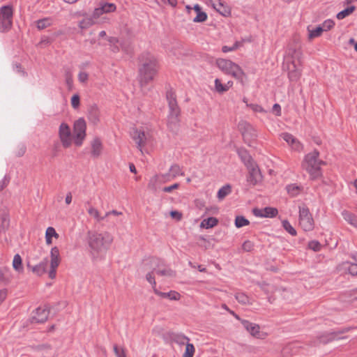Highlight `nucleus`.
<instances>
[{"label":"nucleus","mask_w":357,"mask_h":357,"mask_svg":"<svg viewBox=\"0 0 357 357\" xmlns=\"http://www.w3.org/2000/svg\"><path fill=\"white\" fill-rule=\"evenodd\" d=\"M101 9L104 13H112L116 10V5L112 3H105L101 5Z\"/></svg>","instance_id":"48"},{"label":"nucleus","mask_w":357,"mask_h":357,"mask_svg":"<svg viewBox=\"0 0 357 357\" xmlns=\"http://www.w3.org/2000/svg\"><path fill=\"white\" fill-rule=\"evenodd\" d=\"M218 67L225 74L230 75L234 78L243 81L245 73L241 67L230 60L218 59L216 61Z\"/></svg>","instance_id":"5"},{"label":"nucleus","mask_w":357,"mask_h":357,"mask_svg":"<svg viewBox=\"0 0 357 357\" xmlns=\"http://www.w3.org/2000/svg\"><path fill=\"white\" fill-rule=\"evenodd\" d=\"M292 69L289 68L288 73L289 79L291 82H297L301 75V70L296 68L294 61H291Z\"/></svg>","instance_id":"22"},{"label":"nucleus","mask_w":357,"mask_h":357,"mask_svg":"<svg viewBox=\"0 0 357 357\" xmlns=\"http://www.w3.org/2000/svg\"><path fill=\"white\" fill-rule=\"evenodd\" d=\"M283 228L289 233L291 236L296 235V230L291 225L289 222L287 220H284L282 222Z\"/></svg>","instance_id":"45"},{"label":"nucleus","mask_w":357,"mask_h":357,"mask_svg":"<svg viewBox=\"0 0 357 357\" xmlns=\"http://www.w3.org/2000/svg\"><path fill=\"white\" fill-rule=\"evenodd\" d=\"M193 9L197 13V15L193 19L194 22H204L207 20V14L202 10V8L199 4H195Z\"/></svg>","instance_id":"21"},{"label":"nucleus","mask_w":357,"mask_h":357,"mask_svg":"<svg viewBox=\"0 0 357 357\" xmlns=\"http://www.w3.org/2000/svg\"><path fill=\"white\" fill-rule=\"evenodd\" d=\"M169 172L171 174L172 178H174L177 176H183L184 172L182 171L180 166L177 164H174L169 168Z\"/></svg>","instance_id":"33"},{"label":"nucleus","mask_w":357,"mask_h":357,"mask_svg":"<svg viewBox=\"0 0 357 357\" xmlns=\"http://www.w3.org/2000/svg\"><path fill=\"white\" fill-rule=\"evenodd\" d=\"M13 268L18 272H21L23 271L22 260L21 256L19 254H16L14 256L13 261Z\"/></svg>","instance_id":"30"},{"label":"nucleus","mask_w":357,"mask_h":357,"mask_svg":"<svg viewBox=\"0 0 357 357\" xmlns=\"http://www.w3.org/2000/svg\"><path fill=\"white\" fill-rule=\"evenodd\" d=\"M132 137L137 144V147L143 153L142 148L145 146L147 139L148 134L144 131L138 129L133 130L132 132Z\"/></svg>","instance_id":"13"},{"label":"nucleus","mask_w":357,"mask_h":357,"mask_svg":"<svg viewBox=\"0 0 357 357\" xmlns=\"http://www.w3.org/2000/svg\"><path fill=\"white\" fill-rule=\"evenodd\" d=\"M173 179L172 178L171 174L169 172L168 173L162 174H156L153 177H152L148 184V187L149 188H154L155 183L157 182H166Z\"/></svg>","instance_id":"18"},{"label":"nucleus","mask_w":357,"mask_h":357,"mask_svg":"<svg viewBox=\"0 0 357 357\" xmlns=\"http://www.w3.org/2000/svg\"><path fill=\"white\" fill-rule=\"evenodd\" d=\"M292 345H287L283 348L282 350V354L284 357H289L290 355V351L292 350Z\"/></svg>","instance_id":"60"},{"label":"nucleus","mask_w":357,"mask_h":357,"mask_svg":"<svg viewBox=\"0 0 357 357\" xmlns=\"http://www.w3.org/2000/svg\"><path fill=\"white\" fill-rule=\"evenodd\" d=\"M215 10L222 16L227 17L229 16L231 13L229 8L225 5L222 2L220 3Z\"/></svg>","instance_id":"41"},{"label":"nucleus","mask_w":357,"mask_h":357,"mask_svg":"<svg viewBox=\"0 0 357 357\" xmlns=\"http://www.w3.org/2000/svg\"><path fill=\"white\" fill-rule=\"evenodd\" d=\"M319 152L317 150L307 154L303 164V167L310 174L312 178L315 179L321 175V165L325 162L319 159Z\"/></svg>","instance_id":"4"},{"label":"nucleus","mask_w":357,"mask_h":357,"mask_svg":"<svg viewBox=\"0 0 357 357\" xmlns=\"http://www.w3.org/2000/svg\"><path fill=\"white\" fill-rule=\"evenodd\" d=\"M237 153L246 167H250V165L252 166V165L256 163L246 149H238Z\"/></svg>","instance_id":"17"},{"label":"nucleus","mask_w":357,"mask_h":357,"mask_svg":"<svg viewBox=\"0 0 357 357\" xmlns=\"http://www.w3.org/2000/svg\"><path fill=\"white\" fill-rule=\"evenodd\" d=\"M102 149L101 141L98 138H95L91 142V155L94 158H98L100 155Z\"/></svg>","instance_id":"20"},{"label":"nucleus","mask_w":357,"mask_h":357,"mask_svg":"<svg viewBox=\"0 0 357 357\" xmlns=\"http://www.w3.org/2000/svg\"><path fill=\"white\" fill-rule=\"evenodd\" d=\"M172 340L174 342L179 345H183L185 343H189L188 342L190 341V339L187 336L179 333L173 334Z\"/></svg>","instance_id":"27"},{"label":"nucleus","mask_w":357,"mask_h":357,"mask_svg":"<svg viewBox=\"0 0 357 357\" xmlns=\"http://www.w3.org/2000/svg\"><path fill=\"white\" fill-rule=\"evenodd\" d=\"M281 137L289 144L294 146V149H298L300 144L292 135L287 132H284L281 135Z\"/></svg>","instance_id":"25"},{"label":"nucleus","mask_w":357,"mask_h":357,"mask_svg":"<svg viewBox=\"0 0 357 357\" xmlns=\"http://www.w3.org/2000/svg\"><path fill=\"white\" fill-rule=\"evenodd\" d=\"M235 298L238 303L243 305L251 304L249 297L243 292H238L235 294Z\"/></svg>","instance_id":"35"},{"label":"nucleus","mask_w":357,"mask_h":357,"mask_svg":"<svg viewBox=\"0 0 357 357\" xmlns=\"http://www.w3.org/2000/svg\"><path fill=\"white\" fill-rule=\"evenodd\" d=\"M153 271L152 272H149L146 274V280L152 284L154 287L155 286V278H154V275H153Z\"/></svg>","instance_id":"59"},{"label":"nucleus","mask_w":357,"mask_h":357,"mask_svg":"<svg viewBox=\"0 0 357 357\" xmlns=\"http://www.w3.org/2000/svg\"><path fill=\"white\" fill-rule=\"evenodd\" d=\"M241 323L252 336L257 338L261 337L260 326L258 324L252 323L248 320H241Z\"/></svg>","instance_id":"14"},{"label":"nucleus","mask_w":357,"mask_h":357,"mask_svg":"<svg viewBox=\"0 0 357 357\" xmlns=\"http://www.w3.org/2000/svg\"><path fill=\"white\" fill-rule=\"evenodd\" d=\"M94 24L92 17L84 18L79 22V27L82 29H86Z\"/></svg>","instance_id":"38"},{"label":"nucleus","mask_w":357,"mask_h":357,"mask_svg":"<svg viewBox=\"0 0 357 357\" xmlns=\"http://www.w3.org/2000/svg\"><path fill=\"white\" fill-rule=\"evenodd\" d=\"M36 24H37V28L39 30H42V29H44L45 28L48 27L49 26H50L51 22H50V19L44 18V19L38 20L36 22Z\"/></svg>","instance_id":"46"},{"label":"nucleus","mask_w":357,"mask_h":357,"mask_svg":"<svg viewBox=\"0 0 357 357\" xmlns=\"http://www.w3.org/2000/svg\"><path fill=\"white\" fill-rule=\"evenodd\" d=\"M242 248L245 252H250L254 248V243L250 241H245L243 245Z\"/></svg>","instance_id":"56"},{"label":"nucleus","mask_w":357,"mask_h":357,"mask_svg":"<svg viewBox=\"0 0 357 357\" xmlns=\"http://www.w3.org/2000/svg\"><path fill=\"white\" fill-rule=\"evenodd\" d=\"M250 107L255 112H264V109L262 108V107L259 105L252 104L250 105Z\"/></svg>","instance_id":"63"},{"label":"nucleus","mask_w":357,"mask_h":357,"mask_svg":"<svg viewBox=\"0 0 357 357\" xmlns=\"http://www.w3.org/2000/svg\"><path fill=\"white\" fill-rule=\"evenodd\" d=\"M153 271H155L156 274L161 276L174 277L176 275L175 271L169 268H154Z\"/></svg>","instance_id":"28"},{"label":"nucleus","mask_w":357,"mask_h":357,"mask_svg":"<svg viewBox=\"0 0 357 357\" xmlns=\"http://www.w3.org/2000/svg\"><path fill=\"white\" fill-rule=\"evenodd\" d=\"M154 292L155 294H157L162 298H168L169 299L172 300V301L179 300V298L181 297L179 293H178L175 291H170L169 292L165 293V292H161L154 288Z\"/></svg>","instance_id":"23"},{"label":"nucleus","mask_w":357,"mask_h":357,"mask_svg":"<svg viewBox=\"0 0 357 357\" xmlns=\"http://www.w3.org/2000/svg\"><path fill=\"white\" fill-rule=\"evenodd\" d=\"M10 225L9 216L7 213H3L1 218L0 231L5 232Z\"/></svg>","instance_id":"32"},{"label":"nucleus","mask_w":357,"mask_h":357,"mask_svg":"<svg viewBox=\"0 0 357 357\" xmlns=\"http://www.w3.org/2000/svg\"><path fill=\"white\" fill-rule=\"evenodd\" d=\"M88 74L85 72H80L78 75V79L80 82H86L88 79Z\"/></svg>","instance_id":"61"},{"label":"nucleus","mask_w":357,"mask_h":357,"mask_svg":"<svg viewBox=\"0 0 357 357\" xmlns=\"http://www.w3.org/2000/svg\"><path fill=\"white\" fill-rule=\"evenodd\" d=\"M299 224L305 231H311L314 228V220L307 207L299 206Z\"/></svg>","instance_id":"7"},{"label":"nucleus","mask_w":357,"mask_h":357,"mask_svg":"<svg viewBox=\"0 0 357 357\" xmlns=\"http://www.w3.org/2000/svg\"><path fill=\"white\" fill-rule=\"evenodd\" d=\"M48 264L47 258H45L42 261H40L38 264H36L34 266H31L29 263H28L27 266L29 269L31 270V271L40 276L46 273L47 267Z\"/></svg>","instance_id":"15"},{"label":"nucleus","mask_w":357,"mask_h":357,"mask_svg":"<svg viewBox=\"0 0 357 357\" xmlns=\"http://www.w3.org/2000/svg\"><path fill=\"white\" fill-rule=\"evenodd\" d=\"M239 126L241 127V129H242L243 126L244 130L242 131L243 139L245 143L251 146L252 141L255 139L257 137L256 131L249 123H247L246 122L241 123Z\"/></svg>","instance_id":"12"},{"label":"nucleus","mask_w":357,"mask_h":357,"mask_svg":"<svg viewBox=\"0 0 357 357\" xmlns=\"http://www.w3.org/2000/svg\"><path fill=\"white\" fill-rule=\"evenodd\" d=\"M308 31H309V35H308L309 39H312V38L320 36L321 35L322 32L324 31L321 26H319L312 30L308 29Z\"/></svg>","instance_id":"44"},{"label":"nucleus","mask_w":357,"mask_h":357,"mask_svg":"<svg viewBox=\"0 0 357 357\" xmlns=\"http://www.w3.org/2000/svg\"><path fill=\"white\" fill-rule=\"evenodd\" d=\"M138 61L139 82L143 87L153 80L158 72L159 63L156 57L149 52H142Z\"/></svg>","instance_id":"1"},{"label":"nucleus","mask_w":357,"mask_h":357,"mask_svg":"<svg viewBox=\"0 0 357 357\" xmlns=\"http://www.w3.org/2000/svg\"><path fill=\"white\" fill-rule=\"evenodd\" d=\"M356 10V6H351L349 7L346 8L343 10L339 12L336 17L338 20H342L345 18L346 17L349 16L350 14H351L354 10Z\"/></svg>","instance_id":"31"},{"label":"nucleus","mask_w":357,"mask_h":357,"mask_svg":"<svg viewBox=\"0 0 357 357\" xmlns=\"http://www.w3.org/2000/svg\"><path fill=\"white\" fill-rule=\"evenodd\" d=\"M215 87L216 91L220 93H222L229 90V86L227 85L222 84L219 79L215 80Z\"/></svg>","instance_id":"43"},{"label":"nucleus","mask_w":357,"mask_h":357,"mask_svg":"<svg viewBox=\"0 0 357 357\" xmlns=\"http://www.w3.org/2000/svg\"><path fill=\"white\" fill-rule=\"evenodd\" d=\"M113 349L116 357H126L125 350L123 348H119L116 344H114Z\"/></svg>","instance_id":"54"},{"label":"nucleus","mask_w":357,"mask_h":357,"mask_svg":"<svg viewBox=\"0 0 357 357\" xmlns=\"http://www.w3.org/2000/svg\"><path fill=\"white\" fill-rule=\"evenodd\" d=\"M87 237L89 248L96 253L107 251L113 242V236L108 231H89Z\"/></svg>","instance_id":"2"},{"label":"nucleus","mask_w":357,"mask_h":357,"mask_svg":"<svg viewBox=\"0 0 357 357\" xmlns=\"http://www.w3.org/2000/svg\"><path fill=\"white\" fill-rule=\"evenodd\" d=\"M13 7L12 6H3L0 8V31H9L13 24Z\"/></svg>","instance_id":"6"},{"label":"nucleus","mask_w":357,"mask_h":357,"mask_svg":"<svg viewBox=\"0 0 357 357\" xmlns=\"http://www.w3.org/2000/svg\"><path fill=\"white\" fill-rule=\"evenodd\" d=\"M86 122L83 119H79L74 123L75 144L81 146L86 136Z\"/></svg>","instance_id":"8"},{"label":"nucleus","mask_w":357,"mask_h":357,"mask_svg":"<svg viewBox=\"0 0 357 357\" xmlns=\"http://www.w3.org/2000/svg\"><path fill=\"white\" fill-rule=\"evenodd\" d=\"M218 223V220L214 217H210L202 221L200 227L206 229L212 228L216 226Z\"/></svg>","instance_id":"26"},{"label":"nucleus","mask_w":357,"mask_h":357,"mask_svg":"<svg viewBox=\"0 0 357 357\" xmlns=\"http://www.w3.org/2000/svg\"><path fill=\"white\" fill-rule=\"evenodd\" d=\"M231 192V186L229 185H225L222 186L218 192V197L220 199H222L227 195Z\"/></svg>","instance_id":"39"},{"label":"nucleus","mask_w":357,"mask_h":357,"mask_svg":"<svg viewBox=\"0 0 357 357\" xmlns=\"http://www.w3.org/2000/svg\"><path fill=\"white\" fill-rule=\"evenodd\" d=\"M50 257V269L48 271V276L50 278L54 279L56 277V268L61 261L59 250L56 246L51 249Z\"/></svg>","instance_id":"9"},{"label":"nucleus","mask_w":357,"mask_h":357,"mask_svg":"<svg viewBox=\"0 0 357 357\" xmlns=\"http://www.w3.org/2000/svg\"><path fill=\"white\" fill-rule=\"evenodd\" d=\"M45 236L50 238H58L59 234L56 232L55 229L53 227H49L46 230Z\"/></svg>","instance_id":"57"},{"label":"nucleus","mask_w":357,"mask_h":357,"mask_svg":"<svg viewBox=\"0 0 357 357\" xmlns=\"http://www.w3.org/2000/svg\"><path fill=\"white\" fill-rule=\"evenodd\" d=\"M166 98L168 102L169 114L167 117V126L172 132H176L178 128L180 108L178 105L174 92L172 90L166 93Z\"/></svg>","instance_id":"3"},{"label":"nucleus","mask_w":357,"mask_h":357,"mask_svg":"<svg viewBox=\"0 0 357 357\" xmlns=\"http://www.w3.org/2000/svg\"><path fill=\"white\" fill-rule=\"evenodd\" d=\"M26 152V147L24 145H21L18 147V150L16 152V155L17 157H21L24 155Z\"/></svg>","instance_id":"64"},{"label":"nucleus","mask_w":357,"mask_h":357,"mask_svg":"<svg viewBox=\"0 0 357 357\" xmlns=\"http://www.w3.org/2000/svg\"><path fill=\"white\" fill-rule=\"evenodd\" d=\"M250 222L244 216L237 215L235 218V226L237 228H241L244 226L248 225Z\"/></svg>","instance_id":"37"},{"label":"nucleus","mask_w":357,"mask_h":357,"mask_svg":"<svg viewBox=\"0 0 357 357\" xmlns=\"http://www.w3.org/2000/svg\"><path fill=\"white\" fill-rule=\"evenodd\" d=\"M80 104V98L78 94H75L71 98V105L74 109L79 107Z\"/></svg>","instance_id":"55"},{"label":"nucleus","mask_w":357,"mask_h":357,"mask_svg":"<svg viewBox=\"0 0 357 357\" xmlns=\"http://www.w3.org/2000/svg\"><path fill=\"white\" fill-rule=\"evenodd\" d=\"M278 209L273 207H265L264 208V218H274L278 215Z\"/></svg>","instance_id":"40"},{"label":"nucleus","mask_w":357,"mask_h":357,"mask_svg":"<svg viewBox=\"0 0 357 357\" xmlns=\"http://www.w3.org/2000/svg\"><path fill=\"white\" fill-rule=\"evenodd\" d=\"M50 310L40 307L36 310V315L32 317V322L44 323L47 320Z\"/></svg>","instance_id":"16"},{"label":"nucleus","mask_w":357,"mask_h":357,"mask_svg":"<svg viewBox=\"0 0 357 357\" xmlns=\"http://www.w3.org/2000/svg\"><path fill=\"white\" fill-rule=\"evenodd\" d=\"M308 248L315 252H318L321 250V245L317 241H311L308 243Z\"/></svg>","instance_id":"52"},{"label":"nucleus","mask_w":357,"mask_h":357,"mask_svg":"<svg viewBox=\"0 0 357 357\" xmlns=\"http://www.w3.org/2000/svg\"><path fill=\"white\" fill-rule=\"evenodd\" d=\"M59 137L64 148H68L72 144L71 131L69 126L61 123L59 128Z\"/></svg>","instance_id":"10"},{"label":"nucleus","mask_w":357,"mask_h":357,"mask_svg":"<svg viewBox=\"0 0 357 357\" xmlns=\"http://www.w3.org/2000/svg\"><path fill=\"white\" fill-rule=\"evenodd\" d=\"M179 187V184L178 183H174L170 186H167V187H165L162 190L165 192H172L173 190H175V189H177Z\"/></svg>","instance_id":"62"},{"label":"nucleus","mask_w":357,"mask_h":357,"mask_svg":"<svg viewBox=\"0 0 357 357\" xmlns=\"http://www.w3.org/2000/svg\"><path fill=\"white\" fill-rule=\"evenodd\" d=\"M100 112L96 105H91L88 109V119L93 124H96L99 121Z\"/></svg>","instance_id":"19"},{"label":"nucleus","mask_w":357,"mask_h":357,"mask_svg":"<svg viewBox=\"0 0 357 357\" xmlns=\"http://www.w3.org/2000/svg\"><path fill=\"white\" fill-rule=\"evenodd\" d=\"M88 213L91 216L93 217L98 222H100V221L105 220V215L101 216L100 215L99 211L93 206H90L88 208Z\"/></svg>","instance_id":"36"},{"label":"nucleus","mask_w":357,"mask_h":357,"mask_svg":"<svg viewBox=\"0 0 357 357\" xmlns=\"http://www.w3.org/2000/svg\"><path fill=\"white\" fill-rule=\"evenodd\" d=\"M335 25V22L332 20H326L321 25V27L324 31H326L328 30L331 29Z\"/></svg>","instance_id":"53"},{"label":"nucleus","mask_w":357,"mask_h":357,"mask_svg":"<svg viewBox=\"0 0 357 357\" xmlns=\"http://www.w3.org/2000/svg\"><path fill=\"white\" fill-rule=\"evenodd\" d=\"M65 77H66V83L68 86V88L69 90H71L73 89V75L70 70H66L65 73Z\"/></svg>","instance_id":"50"},{"label":"nucleus","mask_w":357,"mask_h":357,"mask_svg":"<svg viewBox=\"0 0 357 357\" xmlns=\"http://www.w3.org/2000/svg\"><path fill=\"white\" fill-rule=\"evenodd\" d=\"M195 347L191 343H186L185 351L183 357H193L195 353Z\"/></svg>","instance_id":"47"},{"label":"nucleus","mask_w":357,"mask_h":357,"mask_svg":"<svg viewBox=\"0 0 357 357\" xmlns=\"http://www.w3.org/2000/svg\"><path fill=\"white\" fill-rule=\"evenodd\" d=\"M170 216L176 220H181L182 218V213L178 211H172L170 212Z\"/></svg>","instance_id":"58"},{"label":"nucleus","mask_w":357,"mask_h":357,"mask_svg":"<svg viewBox=\"0 0 357 357\" xmlns=\"http://www.w3.org/2000/svg\"><path fill=\"white\" fill-rule=\"evenodd\" d=\"M288 194L291 197H295L299 194L301 188L296 184L288 185L286 187Z\"/></svg>","instance_id":"34"},{"label":"nucleus","mask_w":357,"mask_h":357,"mask_svg":"<svg viewBox=\"0 0 357 357\" xmlns=\"http://www.w3.org/2000/svg\"><path fill=\"white\" fill-rule=\"evenodd\" d=\"M288 54L290 55L292 58H296L299 59L301 56V52L299 50L298 47L296 46L294 47H289Z\"/></svg>","instance_id":"51"},{"label":"nucleus","mask_w":357,"mask_h":357,"mask_svg":"<svg viewBox=\"0 0 357 357\" xmlns=\"http://www.w3.org/2000/svg\"><path fill=\"white\" fill-rule=\"evenodd\" d=\"M342 215L343 218L349 224H350L351 225H352L355 227H357V217L354 214L350 213L348 211L344 210L342 212Z\"/></svg>","instance_id":"24"},{"label":"nucleus","mask_w":357,"mask_h":357,"mask_svg":"<svg viewBox=\"0 0 357 357\" xmlns=\"http://www.w3.org/2000/svg\"><path fill=\"white\" fill-rule=\"evenodd\" d=\"M248 169V175L247 176V182L251 185H257L262 179V175L258 165L255 163L247 167Z\"/></svg>","instance_id":"11"},{"label":"nucleus","mask_w":357,"mask_h":357,"mask_svg":"<svg viewBox=\"0 0 357 357\" xmlns=\"http://www.w3.org/2000/svg\"><path fill=\"white\" fill-rule=\"evenodd\" d=\"M344 268L347 269L351 275H357V263H344Z\"/></svg>","instance_id":"42"},{"label":"nucleus","mask_w":357,"mask_h":357,"mask_svg":"<svg viewBox=\"0 0 357 357\" xmlns=\"http://www.w3.org/2000/svg\"><path fill=\"white\" fill-rule=\"evenodd\" d=\"M335 333H326L319 337V341L320 343L327 344L330 342L335 340Z\"/></svg>","instance_id":"29"},{"label":"nucleus","mask_w":357,"mask_h":357,"mask_svg":"<svg viewBox=\"0 0 357 357\" xmlns=\"http://www.w3.org/2000/svg\"><path fill=\"white\" fill-rule=\"evenodd\" d=\"M32 348L36 351H44L45 353H47L52 349L50 344H38L36 346H33Z\"/></svg>","instance_id":"49"}]
</instances>
